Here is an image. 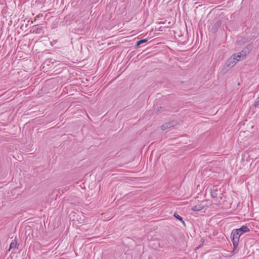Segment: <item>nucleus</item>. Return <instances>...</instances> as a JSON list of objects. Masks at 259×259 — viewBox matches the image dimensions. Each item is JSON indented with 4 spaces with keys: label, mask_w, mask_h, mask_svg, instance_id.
Masks as SVG:
<instances>
[{
    "label": "nucleus",
    "mask_w": 259,
    "mask_h": 259,
    "mask_svg": "<svg viewBox=\"0 0 259 259\" xmlns=\"http://www.w3.org/2000/svg\"><path fill=\"white\" fill-rule=\"evenodd\" d=\"M249 231V228L246 225H243L240 228L235 229L232 230L230 237L233 244V249L232 252L234 253H236L239 251L238 246L240 237L244 233Z\"/></svg>",
    "instance_id": "nucleus-1"
},
{
    "label": "nucleus",
    "mask_w": 259,
    "mask_h": 259,
    "mask_svg": "<svg viewBox=\"0 0 259 259\" xmlns=\"http://www.w3.org/2000/svg\"><path fill=\"white\" fill-rule=\"evenodd\" d=\"M178 124L177 121L172 120L171 121L166 122L161 126V130L164 131L167 128H169Z\"/></svg>",
    "instance_id": "nucleus-2"
},
{
    "label": "nucleus",
    "mask_w": 259,
    "mask_h": 259,
    "mask_svg": "<svg viewBox=\"0 0 259 259\" xmlns=\"http://www.w3.org/2000/svg\"><path fill=\"white\" fill-rule=\"evenodd\" d=\"M235 58L232 55L227 61L225 65L227 67L231 68L237 64Z\"/></svg>",
    "instance_id": "nucleus-3"
},
{
    "label": "nucleus",
    "mask_w": 259,
    "mask_h": 259,
    "mask_svg": "<svg viewBox=\"0 0 259 259\" xmlns=\"http://www.w3.org/2000/svg\"><path fill=\"white\" fill-rule=\"evenodd\" d=\"M222 21L221 20H218L212 26L211 31L213 33H215L218 31L219 28L222 24Z\"/></svg>",
    "instance_id": "nucleus-4"
},
{
    "label": "nucleus",
    "mask_w": 259,
    "mask_h": 259,
    "mask_svg": "<svg viewBox=\"0 0 259 259\" xmlns=\"http://www.w3.org/2000/svg\"><path fill=\"white\" fill-rule=\"evenodd\" d=\"M204 202L202 201L200 203L193 206L192 210L195 211H198L203 209L205 208V205L204 204Z\"/></svg>",
    "instance_id": "nucleus-5"
},
{
    "label": "nucleus",
    "mask_w": 259,
    "mask_h": 259,
    "mask_svg": "<svg viewBox=\"0 0 259 259\" xmlns=\"http://www.w3.org/2000/svg\"><path fill=\"white\" fill-rule=\"evenodd\" d=\"M44 27L38 25L34 26L32 28V32L36 34L43 33Z\"/></svg>",
    "instance_id": "nucleus-6"
},
{
    "label": "nucleus",
    "mask_w": 259,
    "mask_h": 259,
    "mask_svg": "<svg viewBox=\"0 0 259 259\" xmlns=\"http://www.w3.org/2000/svg\"><path fill=\"white\" fill-rule=\"evenodd\" d=\"M250 53V49L249 48V46L244 48L240 52H239V54L242 56V57L244 59L246 58V56L249 54Z\"/></svg>",
    "instance_id": "nucleus-7"
},
{
    "label": "nucleus",
    "mask_w": 259,
    "mask_h": 259,
    "mask_svg": "<svg viewBox=\"0 0 259 259\" xmlns=\"http://www.w3.org/2000/svg\"><path fill=\"white\" fill-rule=\"evenodd\" d=\"M19 244L17 243V241L16 239H14L12 241V242L10 244L9 250L12 248H16L18 249L19 247Z\"/></svg>",
    "instance_id": "nucleus-8"
},
{
    "label": "nucleus",
    "mask_w": 259,
    "mask_h": 259,
    "mask_svg": "<svg viewBox=\"0 0 259 259\" xmlns=\"http://www.w3.org/2000/svg\"><path fill=\"white\" fill-rule=\"evenodd\" d=\"M148 41V39L147 38L142 39L137 41L136 44L135 46L136 49L138 48L141 45L147 42Z\"/></svg>",
    "instance_id": "nucleus-9"
},
{
    "label": "nucleus",
    "mask_w": 259,
    "mask_h": 259,
    "mask_svg": "<svg viewBox=\"0 0 259 259\" xmlns=\"http://www.w3.org/2000/svg\"><path fill=\"white\" fill-rule=\"evenodd\" d=\"M232 56L233 57L235 58V59L237 63L240 60H244V58L240 54H239V53L234 54Z\"/></svg>",
    "instance_id": "nucleus-10"
},
{
    "label": "nucleus",
    "mask_w": 259,
    "mask_h": 259,
    "mask_svg": "<svg viewBox=\"0 0 259 259\" xmlns=\"http://www.w3.org/2000/svg\"><path fill=\"white\" fill-rule=\"evenodd\" d=\"M218 190L213 188L211 190L210 194L212 198H217L218 197Z\"/></svg>",
    "instance_id": "nucleus-11"
},
{
    "label": "nucleus",
    "mask_w": 259,
    "mask_h": 259,
    "mask_svg": "<svg viewBox=\"0 0 259 259\" xmlns=\"http://www.w3.org/2000/svg\"><path fill=\"white\" fill-rule=\"evenodd\" d=\"M174 217L177 220L181 221L182 223V224L184 225V226H186V224H185L184 221L183 220L182 217H181L179 214H178L177 213L175 212L174 214Z\"/></svg>",
    "instance_id": "nucleus-12"
},
{
    "label": "nucleus",
    "mask_w": 259,
    "mask_h": 259,
    "mask_svg": "<svg viewBox=\"0 0 259 259\" xmlns=\"http://www.w3.org/2000/svg\"><path fill=\"white\" fill-rule=\"evenodd\" d=\"M50 63H51V64H53L54 63V61H52V59H48L47 61H45V62L44 64V65H47V66H50ZM45 68V66H44L43 68Z\"/></svg>",
    "instance_id": "nucleus-13"
},
{
    "label": "nucleus",
    "mask_w": 259,
    "mask_h": 259,
    "mask_svg": "<svg viewBox=\"0 0 259 259\" xmlns=\"http://www.w3.org/2000/svg\"><path fill=\"white\" fill-rule=\"evenodd\" d=\"M251 40V38L250 36L247 37H243L241 39V41L242 43H245L247 42L250 41Z\"/></svg>",
    "instance_id": "nucleus-14"
},
{
    "label": "nucleus",
    "mask_w": 259,
    "mask_h": 259,
    "mask_svg": "<svg viewBox=\"0 0 259 259\" xmlns=\"http://www.w3.org/2000/svg\"><path fill=\"white\" fill-rule=\"evenodd\" d=\"M161 108V107H158L156 109L157 111H159L160 110V109Z\"/></svg>",
    "instance_id": "nucleus-15"
}]
</instances>
